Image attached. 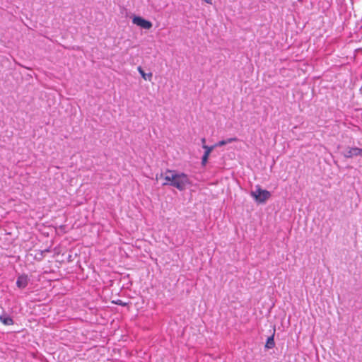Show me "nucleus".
<instances>
[{
  "mask_svg": "<svg viewBox=\"0 0 362 362\" xmlns=\"http://www.w3.org/2000/svg\"><path fill=\"white\" fill-rule=\"evenodd\" d=\"M174 176L175 177L173 180V182L170 183V186L177 188L180 191L184 190L186 188L187 185L190 184L188 176L183 173H176L175 172Z\"/></svg>",
  "mask_w": 362,
  "mask_h": 362,
  "instance_id": "nucleus-1",
  "label": "nucleus"
},
{
  "mask_svg": "<svg viewBox=\"0 0 362 362\" xmlns=\"http://www.w3.org/2000/svg\"><path fill=\"white\" fill-rule=\"evenodd\" d=\"M251 196L259 203H264L270 197L271 193L266 189L257 187L255 191L251 192Z\"/></svg>",
  "mask_w": 362,
  "mask_h": 362,
  "instance_id": "nucleus-2",
  "label": "nucleus"
},
{
  "mask_svg": "<svg viewBox=\"0 0 362 362\" xmlns=\"http://www.w3.org/2000/svg\"><path fill=\"white\" fill-rule=\"evenodd\" d=\"M132 22L134 24L147 30L151 29L153 26L151 21L146 20L141 16H134L132 19Z\"/></svg>",
  "mask_w": 362,
  "mask_h": 362,
  "instance_id": "nucleus-3",
  "label": "nucleus"
},
{
  "mask_svg": "<svg viewBox=\"0 0 362 362\" xmlns=\"http://www.w3.org/2000/svg\"><path fill=\"white\" fill-rule=\"evenodd\" d=\"M343 156L346 158H352L354 156H362V148L358 147H349L348 149L343 153Z\"/></svg>",
  "mask_w": 362,
  "mask_h": 362,
  "instance_id": "nucleus-4",
  "label": "nucleus"
},
{
  "mask_svg": "<svg viewBox=\"0 0 362 362\" xmlns=\"http://www.w3.org/2000/svg\"><path fill=\"white\" fill-rule=\"evenodd\" d=\"M175 171L171 170H167L163 175L165 182L163 183V185H170V183L173 182V180L175 179L174 176Z\"/></svg>",
  "mask_w": 362,
  "mask_h": 362,
  "instance_id": "nucleus-5",
  "label": "nucleus"
},
{
  "mask_svg": "<svg viewBox=\"0 0 362 362\" xmlns=\"http://www.w3.org/2000/svg\"><path fill=\"white\" fill-rule=\"evenodd\" d=\"M28 284V278L27 275H21L18 277L16 286L20 288H25Z\"/></svg>",
  "mask_w": 362,
  "mask_h": 362,
  "instance_id": "nucleus-6",
  "label": "nucleus"
},
{
  "mask_svg": "<svg viewBox=\"0 0 362 362\" xmlns=\"http://www.w3.org/2000/svg\"><path fill=\"white\" fill-rule=\"evenodd\" d=\"M0 321L4 325H12L14 324V321L10 315H8L7 313L4 312L0 315Z\"/></svg>",
  "mask_w": 362,
  "mask_h": 362,
  "instance_id": "nucleus-7",
  "label": "nucleus"
},
{
  "mask_svg": "<svg viewBox=\"0 0 362 362\" xmlns=\"http://www.w3.org/2000/svg\"><path fill=\"white\" fill-rule=\"evenodd\" d=\"M276 329L274 328L272 334L268 337L266 344H265V348L267 349H273L275 346V341H274V334H275Z\"/></svg>",
  "mask_w": 362,
  "mask_h": 362,
  "instance_id": "nucleus-8",
  "label": "nucleus"
},
{
  "mask_svg": "<svg viewBox=\"0 0 362 362\" xmlns=\"http://www.w3.org/2000/svg\"><path fill=\"white\" fill-rule=\"evenodd\" d=\"M137 69H138V71L139 72V74H141V77L144 80H148V81H151V80L152 76H153V74L151 72L146 74L144 72V71L143 70V69L141 68V66H139L137 68Z\"/></svg>",
  "mask_w": 362,
  "mask_h": 362,
  "instance_id": "nucleus-9",
  "label": "nucleus"
},
{
  "mask_svg": "<svg viewBox=\"0 0 362 362\" xmlns=\"http://www.w3.org/2000/svg\"><path fill=\"white\" fill-rule=\"evenodd\" d=\"M203 148L205 149V152L204 153H206L208 155L210 154V153L213 151V149L215 148V145H213V146H206V144H204L202 146Z\"/></svg>",
  "mask_w": 362,
  "mask_h": 362,
  "instance_id": "nucleus-10",
  "label": "nucleus"
},
{
  "mask_svg": "<svg viewBox=\"0 0 362 362\" xmlns=\"http://www.w3.org/2000/svg\"><path fill=\"white\" fill-rule=\"evenodd\" d=\"M209 156L208 154L206 153H204L202 158V165L203 166H205L206 163H207V160H208V158H209Z\"/></svg>",
  "mask_w": 362,
  "mask_h": 362,
  "instance_id": "nucleus-11",
  "label": "nucleus"
},
{
  "mask_svg": "<svg viewBox=\"0 0 362 362\" xmlns=\"http://www.w3.org/2000/svg\"><path fill=\"white\" fill-rule=\"evenodd\" d=\"M238 140V139L237 137H231V138L226 139V144H227L229 143L237 141Z\"/></svg>",
  "mask_w": 362,
  "mask_h": 362,
  "instance_id": "nucleus-12",
  "label": "nucleus"
},
{
  "mask_svg": "<svg viewBox=\"0 0 362 362\" xmlns=\"http://www.w3.org/2000/svg\"><path fill=\"white\" fill-rule=\"evenodd\" d=\"M226 144V140H221L220 141H218V143H216L215 145V147H217V146H224Z\"/></svg>",
  "mask_w": 362,
  "mask_h": 362,
  "instance_id": "nucleus-13",
  "label": "nucleus"
},
{
  "mask_svg": "<svg viewBox=\"0 0 362 362\" xmlns=\"http://www.w3.org/2000/svg\"><path fill=\"white\" fill-rule=\"evenodd\" d=\"M115 303L122 306H126L127 305V303H124L122 300H117Z\"/></svg>",
  "mask_w": 362,
  "mask_h": 362,
  "instance_id": "nucleus-14",
  "label": "nucleus"
},
{
  "mask_svg": "<svg viewBox=\"0 0 362 362\" xmlns=\"http://www.w3.org/2000/svg\"><path fill=\"white\" fill-rule=\"evenodd\" d=\"M163 177V173H160V175L157 174L156 175V180L158 179H160V177Z\"/></svg>",
  "mask_w": 362,
  "mask_h": 362,
  "instance_id": "nucleus-15",
  "label": "nucleus"
},
{
  "mask_svg": "<svg viewBox=\"0 0 362 362\" xmlns=\"http://www.w3.org/2000/svg\"><path fill=\"white\" fill-rule=\"evenodd\" d=\"M205 142H206V139L205 138H202V143L204 144H205Z\"/></svg>",
  "mask_w": 362,
  "mask_h": 362,
  "instance_id": "nucleus-16",
  "label": "nucleus"
}]
</instances>
